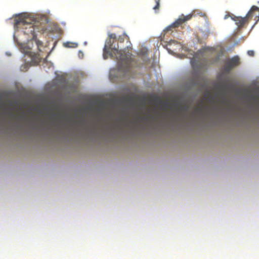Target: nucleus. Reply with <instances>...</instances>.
Masks as SVG:
<instances>
[{
    "mask_svg": "<svg viewBox=\"0 0 259 259\" xmlns=\"http://www.w3.org/2000/svg\"><path fill=\"white\" fill-rule=\"evenodd\" d=\"M127 37V38H128L127 35H124L123 36H119L118 38V41L120 42H122L124 41V39L125 38Z\"/></svg>",
    "mask_w": 259,
    "mask_h": 259,
    "instance_id": "8",
    "label": "nucleus"
},
{
    "mask_svg": "<svg viewBox=\"0 0 259 259\" xmlns=\"http://www.w3.org/2000/svg\"><path fill=\"white\" fill-rule=\"evenodd\" d=\"M65 46L67 47H76L77 46V44L67 42Z\"/></svg>",
    "mask_w": 259,
    "mask_h": 259,
    "instance_id": "10",
    "label": "nucleus"
},
{
    "mask_svg": "<svg viewBox=\"0 0 259 259\" xmlns=\"http://www.w3.org/2000/svg\"><path fill=\"white\" fill-rule=\"evenodd\" d=\"M232 19L239 27H243L249 20L247 15L245 17L235 16L234 18H232Z\"/></svg>",
    "mask_w": 259,
    "mask_h": 259,
    "instance_id": "6",
    "label": "nucleus"
},
{
    "mask_svg": "<svg viewBox=\"0 0 259 259\" xmlns=\"http://www.w3.org/2000/svg\"><path fill=\"white\" fill-rule=\"evenodd\" d=\"M177 42L175 40H171L169 41V44L170 45L172 43L176 44Z\"/></svg>",
    "mask_w": 259,
    "mask_h": 259,
    "instance_id": "13",
    "label": "nucleus"
},
{
    "mask_svg": "<svg viewBox=\"0 0 259 259\" xmlns=\"http://www.w3.org/2000/svg\"><path fill=\"white\" fill-rule=\"evenodd\" d=\"M155 2H160V0H155Z\"/></svg>",
    "mask_w": 259,
    "mask_h": 259,
    "instance_id": "14",
    "label": "nucleus"
},
{
    "mask_svg": "<svg viewBox=\"0 0 259 259\" xmlns=\"http://www.w3.org/2000/svg\"><path fill=\"white\" fill-rule=\"evenodd\" d=\"M29 53V51H27V52H26V54H28Z\"/></svg>",
    "mask_w": 259,
    "mask_h": 259,
    "instance_id": "15",
    "label": "nucleus"
},
{
    "mask_svg": "<svg viewBox=\"0 0 259 259\" xmlns=\"http://www.w3.org/2000/svg\"><path fill=\"white\" fill-rule=\"evenodd\" d=\"M25 19H16L15 23V27L23 29L24 34L31 35L32 38H35V30L36 29V26L32 23L28 22Z\"/></svg>",
    "mask_w": 259,
    "mask_h": 259,
    "instance_id": "2",
    "label": "nucleus"
},
{
    "mask_svg": "<svg viewBox=\"0 0 259 259\" xmlns=\"http://www.w3.org/2000/svg\"><path fill=\"white\" fill-rule=\"evenodd\" d=\"M247 54L250 56H253L254 55V52L253 51L250 50L247 52Z\"/></svg>",
    "mask_w": 259,
    "mask_h": 259,
    "instance_id": "12",
    "label": "nucleus"
},
{
    "mask_svg": "<svg viewBox=\"0 0 259 259\" xmlns=\"http://www.w3.org/2000/svg\"><path fill=\"white\" fill-rule=\"evenodd\" d=\"M109 37H110V39H115L116 40V34H114V33H112V34H110L109 35Z\"/></svg>",
    "mask_w": 259,
    "mask_h": 259,
    "instance_id": "11",
    "label": "nucleus"
},
{
    "mask_svg": "<svg viewBox=\"0 0 259 259\" xmlns=\"http://www.w3.org/2000/svg\"><path fill=\"white\" fill-rule=\"evenodd\" d=\"M249 20L253 19L256 22L259 21V8L253 6L247 14Z\"/></svg>",
    "mask_w": 259,
    "mask_h": 259,
    "instance_id": "5",
    "label": "nucleus"
},
{
    "mask_svg": "<svg viewBox=\"0 0 259 259\" xmlns=\"http://www.w3.org/2000/svg\"><path fill=\"white\" fill-rule=\"evenodd\" d=\"M32 39L35 41L38 47V49L40 50V47L42 46V42L41 41L37 39L36 35H35V38H32Z\"/></svg>",
    "mask_w": 259,
    "mask_h": 259,
    "instance_id": "7",
    "label": "nucleus"
},
{
    "mask_svg": "<svg viewBox=\"0 0 259 259\" xmlns=\"http://www.w3.org/2000/svg\"><path fill=\"white\" fill-rule=\"evenodd\" d=\"M156 5L153 7V9L155 10V11H157L159 10L160 7V2H155Z\"/></svg>",
    "mask_w": 259,
    "mask_h": 259,
    "instance_id": "9",
    "label": "nucleus"
},
{
    "mask_svg": "<svg viewBox=\"0 0 259 259\" xmlns=\"http://www.w3.org/2000/svg\"><path fill=\"white\" fill-rule=\"evenodd\" d=\"M193 14H190L187 16L182 15L178 19L171 25L167 27L164 30L165 33H167L168 31L173 32L172 29L178 27L180 25L182 24L186 21L189 20L192 18Z\"/></svg>",
    "mask_w": 259,
    "mask_h": 259,
    "instance_id": "3",
    "label": "nucleus"
},
{
    "mask_svg": "<svg viewBox=\"0 0 259 259\" xmlns=\"http://www.w3.org/2000/svg\"><path fill=\"white\" fill-rule=\"evenodd\" d=\"M240 63L239 57L237 56H235L226 61L223 67V70L224 72L228 73L232 68L238 66Z\"/></svg>",
    "mask_w": 259,
    "mask_h": 259,
    "instance_id": "4",
    "label": "nucleus"
},
{
    "mask_svg": "<svg viewBox=\"0 0 259 259\" xmlns=\"http://www.w3.org/2000/svg\"><path fill=\"white\" fill-rule=\"evenodd\" d=\"M114 41L110 39L105 45L103 50L104 59H107L109 56L112 58H115L118 62L119 70L124 72H129L133 61L132 54L128 52H126L125 50H118L116 48L112 49L110 52V49Z\"/></svg>",
    "mask_w": 259,
    "mask_h": 259,
    "instance_id": "1",
    "label": "nucleus"
}]
</instances>
